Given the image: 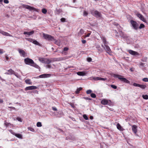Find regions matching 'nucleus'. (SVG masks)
Wrapping results in <instances>:
<instances>
[{
  "label": "nucleus",
  "instance_id": "1",
  "mask_svg": "<svg viewBox=\"0 0 148 148\" xmlns=\"http://www.w3.org/2000/svg\"><path fill=\"white\" fill-rule=\"evenodd\" d=\"M24 61L25 63L26 64L29 65L37 69H40L39 66L35 63L32 59L29 58H25L24 60Z\"/></svg>",
  "mask_w": 148,
  "mask_h": 148
},
{
  "label": "nucleus",
  "instance_id": "2",
  "mask_svg": "<svg viewBox=\"0 0 148 148\" xmlns=\"http://www.w3.org/2000/svg\"><path fill=\"white\" fill-rule=\"evenodd\" d=\"M113 76L114 77L118 78V79L121 82H122L125 83L130 84V82L126 78L124 77H121L122 76L121 75L116 74H113Z\"/></svg>",
  "mask_w": 148,
  "mask_h": 148
},
{
  "label": "nucleus",
  "instance_id": "3",
  "mask_svg": "<svg viewBox=\"0 0 148 148\" xmlns=\"http://www.w3.org/2000/svg\"><path fill=\"white\" fill-rule=\"evenodd\" d=\"M43 37L47 40L48 41H53L54 40V37L50 35L43 33Z\"/></svg>",
  "mask_w": 148,
  "mask_h": 148
},
{
  "label": "nucleus",
  "instance_id": "4",
  "mask_svg": "<svg viewBox=\"0 0 148 148\" xmlns=\"http://www.w3.org/2000/svg\"><path fill=\"white\" fill-rule=\"evenodd\" d=\"M101 46L109 54L112 52L110 47L107 45V44L104 45L102 44Z\"/></svg>",
  "mask_w": 148,
  "mask_h": 148
},
{
  "label": "nucleus",
  "instance_id": "5",
  "mask_svg": "<svg viewBox=\"0 0 148 148\" xmlns=\"http://www.w3.org/2000/svg\"><path fill=\"white\" fill-rule=\"evenodd\" d=\"M130 23L134 29L136 30L138 29V25L136 21L133 20H131Z\"/></svg>",
  "mask_w": 148,
  "mask_h": 148
},
{
  "label": "nucleus",
  "instance_id": "6",
  "mask_svg": "<svg viewBox=\"0 0 148 148\" xmlns=\"http://www.w3.org/2000/svg\"><path fill=\"white\" fill-rule=\"evenodd\" d=\"M51 59L52 60H50L49 59L46 58L45 61V64H49L51 62H52V61H57V60H58V59L57 58H53V59Z\"/></svg>",
  "mask_w": 148,
  "mask_h": 148
},
{
  "label": "nucleus",
  "instance_id": "7",
  "mask_svg": "<svg viewBox=\"0 0 148 148\" xmlns=\"http://www.w3.org/2000/svg\"><path fill=\"white\" fill-rule=\"evenodd\" d=\"M133 85L134 86L139 87L143 89H145L146 87L145 85L135 83L133 84Z\"/></svg>",
  "mask_w": 148,
  "mask_h": 148
},
{
  "label": "nucleus",
  "instance_id": "8",
  "mask_svg": "<svg viewBox=\"0 0 148 148\" xmlns=\"http://www.w3.org/2000/svg\"><path fill=\"white\" fill-rule=\"evenodd\" d=\"M25 8L29 10L30 11L34 10V11L38 12V10L37 9H36L35 8L30 6L26 5L25 7Z\"/></svg>",
  "mask_w": 148,
  "mask_h": 148
},
{
  "label": "nucleus",
  "instance_id": "9",
  "mask_svg": "<svg viewBox=\"0 0 148 148\" xmlns=\"http://www.w3.org/2000/svg\"><path fill=\"white\" fill-rule=\"evenodd\" d=\"M37 87L36 86H32L26 87L25 88V90L26 91L29 90H32L36 89Z\"/></svg>",
  "mask_w": 148,
  "mask_h": 148
},
{
  "label": "nucleus",
  "instance_id": "10",
  "mask_svg": "<svg viewBox=\"0 0 148 148\" xmlns=\"http://www.w3.org/2000/svg\"><path fill=\"white\" fill-rule=\"evenodd\" d=\"M18 51L21 56H22L24 57L26 56V53L24 50L21 49H19Z\"/></svg>",
  "mask_w": 148,
  "mask_h": 148
},
{
  "label": "nucleus",
  "instance_id": "11",
  "mask_svg": "<svg viewBox=\"0 0 148 148\" xmlns=\"http://www.w3.org/2000/svg\"><path fill=\"white\" fill-rule=\"evenodd\" d=\"M51 76L50 74H44L40 75L39 77L40 78H47L50 77Z\"/></svg>",
  "mask_w": 148,
  "mask_h": 148
},
{
  "label": "nucleus",
  "instance_id": "12",
  "mask_svg": "<svg viewBox=\"0 0 148 148\" xmlns=\"http://www.w3.org/2000/svg\"><path fill=\"white\" fill-rule=\"evenodd\" d=\"M137 16L139 17L140 19L144 22H146V20L144 18L143 16L141 14H137Z\"/></svg>",
  "mask_w": 148,
  "mask_h": 148
},
{
  "label": "nucleus",
  "instance_id": "13",
  "mask_svg": "<svg viewBox=\"0 0 148 148\" xmlns=\"http://www.w3.org/2000/svg\"><path fill=\"white\" fill-rule=\"evenodd\" d=\"M100 38L102 40L104 45L108 44V42L106 41V39L105 37L101 35L100 36Z\"/></svg>",
  "mask_w": 148,
  "mask_h": 148
},
{
  "label": "nucleus",
  "instance_id": "14",
  "mask_svg": "<svg viewBox=\"0 0 148 148\" xmlns=\"http://www.w3.org/2000/svg\"><path fill=\"white\" fill-rule=\"evenodd\" d=\"M0 33L3 35L9 36H12L9 34L8 33L5 32L3 31L0 30Z\"/></svg>",
  "mask_w": 148,
  "mask_h": 148
},
{
  "label": "nucleus",
  "instance_id": "15",
  "mask_svg": "<svg viewBox=\"0 0 148 148\" xmlns=\"http://www.w3.org/2000/svg\"><path fill=\"white\" fill-rule=\"evenodd\" d=\"M8 72L5 73V74L11 75L13 74L14 72V71L12 69H10L7 71Z\"/></svg>",
  "mask_w": 148,
  "mask_h": 148
},
{
  "label": "nucleus",
  "instance_id": "16",
  "mask_svg": "<svg viewBox=\"0 0 148 148\" xmlns=\"http://www.w3.org/2000/svg\"><path fill=\"white\" fill-rule=\"evenodd\" d=\"M119 33L120 34V36L123 38H127V36L122 31H119Z\"/></svg>",
  "mask_w": 148,
  "mask_h": 148
},
{
  "label": "nucleus",
  "instance_id": "17",
  "mask_svg": "<svg viewBox=\"0 0 148 148\" xmlns=\"http://www.w3.org/2000/svg\"><path fill=\"white\" fill-rule=\"evenodd\" d=\"M128 51L130 54L133 55H138V53L137 52L133 51L131 50H129Z\"/></svg>",
  "mask_w": 148,
  "mask_h": 148
},
{
  "label": "nucleus",
  "instance_id": "18",
  "mask_svg": "<svg viewBox=\"0 0 148 148\" xmlns=\"http://www.w3.org/2000/svg\"><path fill=\"white\" fill-rule=\"evenodd\" d=\"M96 48H97L98 51L100 53H101L103 51L102 49L100 47L99 45H97L96 46Z\"/></svg>",
  "mask_w": 148,
  "mask_h": 148
},
{
  "label": "nucleus",
  "instance_id": "19",
  "mask_svg": "<svg viewBox=\"0 0 148 148\" xmlns=\"http://www.w3.org/2000/svg\"><path fill=\"white\" fill-rule=\"evenodd\" d=\"M132 130L133 132L136 134L137 132V126L136 125H133L132 127Z\"/></svg>",
  "mask_w": 148,
  "mask_h": 148
},
{
  "label": "nucleus",
  "instance_id": "20",
  "mask_svg": "<svg viewBox=\"0 0 148 148\" xmlns=\"http://www.w3.org/2000/svg\"><path fill=\"white\" fill-rule=\"evenodd\" d=\"M101 103L103 105H107L108 103V101L106 99H104L101 101Z\"/></svg>",
  "mask_w": 148,
  "mask_h": 148
},
{
  "label": "nucleus",
  "instance_id": "21",
  "mask_svg": "<svg viewBox=\"0 0 148 148\" xmlns=\"http://www.w3.org/2000/svg\"><path fill=\"white\" fill-rule=\"evenodd\" d=\"M101 13L99 12L97 10L95 11V13L94 16L97 17H99L101 16Z\"/></svg>",
  "mask_w": 148,
  "mask_h": 148
},
{
  "label": "nucleus",
  "instance_id": "22",
  "mask_svg": "<svg viewBox=\"0 0 148 148\" xmlns=\"http://www.w3.org/2000/svg\"><path fill=\"white\" fill-rule=\"evenodd\" d=\"M34 32V31L32 30L29 32H24L23 34H27L28 36H30L33 34Z\"/></svg>",
  "mask_w": 148,
  "mask_h": 148
},
{
  "label": "nucleus",
  "instance_id": "23",
  "mask_svg": "<svg viewBox=\"0 0 148 148\" xmlns=\"http://www.w3.org/2000/svg\"><path fill=\"white\" fill-rule=\"evenodd\" d=\"M62 12V10L61 9H56V10L55 11V13L56 14H59L61 12Z\"/></svg>",
  "mask_w": 148,
  "mask_h": 148
},
{
  "label": "nucleus",
  "instance_id": "24",
  "mask_svg": "<svg viewBox=\"0 0 148 148\" xmlns=\"http://www.w3.org/2000/svg\"><path fill=\"white\" fill-rule=\"evenodd\" d=\"M46 58H42L41 57H39L38 58V60L41 62L42 63H45Z\"/></svg>",
  "mask_w": 148,
  "mask_h": 148
},
{
  "label": "nucleus",
  "instance_id": "25",
  "mask_svg": "<svg viewBox=\"0 0 148 148\" xmlns=\"http://www.w3.org/2000/svg\"><path fill=\"white\" fill-rule=\"evenodd\" d=\"M77 74L79 75L80 76H84L85 75L86 73L83 71H80L77 73Z\"/></svg>",
  "mask_w": 148,
  "mask_h": 148
},
{
  "label": "nucleus",
  "instance_id": "26",
  "mask_svg": "<svg viewBox=\"0 0 148 148\" xmlns=\"http://www.w3.org/2000/svg\"><path fill=\"white\" fill-rule=\"evenodd\" d=\"M69 49V48L67 47H65L63 50V51H62V53L63 54L66 55V51H67Z\"/></svg>",
  "mask_w": 148,
  "mask_h": 148
},
{
  "label": "nucleus",
  "instance_id": "27",
  "mask_svg": "<svg viewBox=\"0 0 148 148\" xmlns=\"http://www.w3.org/2000/svg\"><path fill=\"white\" fill-rule=\"evenodd\" d=\"M25 83L27 84L32 85V82H31V80L30 79H27L25 80Z\"/></svg>",
  "mask_w": 148,
  "mask_h": 148
},
{
  "label": "nucleus",
  "instance_id": "28",
  "mask_svg": "<svg viewBox=\"0 0 148 148\" xmlns=\"http://www.w3.org/2000/svg\"><path fill=\"white\" fill-rule=\"evenodd\" d=\"M116 127L120 131H122L123 128L121 127L119 123H118L116 125Z\"/></svg>",
  "mask_w": 148,
  "mask_h": 148
},
{
  "label": "nucleus",
  "instance_id": "29",
  "mask_svg": "<svg viewBox=\"0 0 148 148\" xmlns=\"http://www.w3.org/2000/svg\"><path fill=\"white\" fill-rule=\"evenodd\" d=\"M15 136L21 139L22 138V136L21 134H16V135H15Z\"/></svg>",
  "mask_w": 148,
  "mask_h": 148
},
{
  "label": "nucleus",
  "instance_id": "30",
  "mask_svg": "<svg viewBox=\"0 0 148 148\" xmlns=\"http://www.w3.org/2000/svg\"><path fill=\"white\" fill-rule=\"evenodd\" d=\"M53 41H54V43L57 45L58 46H60V42L58 40H55L54 38V40H53Z\"/></svg>",
  "mask_w": 148,
  "mask_h": 148
},
{
  "label": "nucleus",
  "instance_id": "31",
  "mask_svg": "<svg viewBox=\"0 0 148 148\" xmlns=\"http://www.w3.org/2000/svg\"><path fill=\"white\" fill-rule=\"evenodd\" d=\"M84 33V30L82 29H81L78 33V35L81 36Z\"/></svg>",
  "mask_w": 148,
  "mask_h": 148
},
{
  "label": "nucleus",
  "instance_id": "32",
  "mask_svg": "<svg viewBox=\"0 0 148 148\" xmlns=\"http://www.w3.org/2000/svg\"><path fill=\"white\" fill-rule=\"evenodd\" d=\"M82 89V88L81 87L77 89L75 91V93L76 94H78L79 93V91Z\"/></svg>",
  "mask_w": 148,
  "mask_h": 148
},
{
  "label": "nucleus",
  "instance_id": "33",
  "mask_svg": "<svg viewBox=\"0 0 148 148\" xmlns=\"http://www.w3.org/2000/svg\"><path fill=\"white\" fill-rule=\"evenodd\" d=\"M142 97L144 99L146 100L148 99V95H143Z\"/></svg>",
  "mask_w": 148,
  "mask_h": 148
},
{
  "label": "nucleus",
  "instance_id": "34",
  "mask_svg": "<svg viewBox=\"0 0 148 148\" xmlns=\"http://www.w3.org/2000/svg\"><path fill=\"white\" fill-rule=\"evenodd\" d=\"M36 126L38 127H41L42 126V124L40 122H38L37 123Z\"/></svg>",
  "mask_w": 148,
  "mask_h": 148
},
{
  "label": "nucleus",
  "instance_id": "35",
  "mask_svg": "<svg viewBox=\"0 0 148 148\" xmlns=\"http://www.w3.org/2000/svg\"><path fill=\"white\" fill-rule=\"evenodd\" d=\"M33 43L36 45H40L39 43L36 40H34Z\"/></svg>",
  "mask_w": 148,
  "mask_h": 148
},
{
  "label": "nucleus",
  "instance_id": "36",
  "mask_svg": "<svg viewBox=\"0 0 148 148\" xmlns=\"http://www.w3.org/2000/svg\"><path fill=\"white\" fill-rule=\"evenodd\" d=\"M27 129L29 130L31 132H34L35 131L34 129L31 127H28Z\"/></svg>",
  "mask_w": 148,
  "mask_h": 148
},
{
  "label": "nucleus",
  "instance_id": "37",
  "mask_svg": "<svg viewBox=\"0 0 148 148\" xmlns=\"http://www.w3.org/2000/svg\"><path fill=\"white\" fill-rule=\"evenodd\" d=\"M83 117L86 120H88V116H87L86 114H84L83 115Z\"/></svg>",
  "mask_w": 148,
  "mask_h": 148
},
{
  "label": "nucleus",
  "instance_id": "38",
  "mask_svg": "<svg viewBox=\"0 0 148 148\" xmlns=\"http://www.w3.org/2000/svg\"><path fill=\"white\" fill-rule=\"evenodd\" d=\"M91 97L93 98H95L96 97L95 94L93 93H92L90 94Z\"/></svg>",
  "mask_w": 148,
  "mask_h": 148
},
{
  "label": "nucleus",
  "instance_id": "39",
  "mask_svg": "<svg viewBox=\"0 0 148 148\" xmlns=\"http://www.w3.org/2000/svg\"><path fill=\"white\" fill-rule=\"evenodd\" d=\"M100 77H93V79L96 81L100 80Z\"/></svg>",
  "mask_w": 148,
  "mask_h": 148
},
{
  "label": "nucleus",
  "instance_id": "40",
  "mask_svg": "<svg viewBox=\"0 0 148 148\" xmlns=\"http://www.w3.org/2000/svg\"><path fill=\"white\" fill-rule=\"evenodd\" d=\"M9 131L13 135L15 136V135H16V133L14 132L12 130H9Z\"/></svg>",
  "mask_w": 148,
  "mask_h": 148
},
{
  "label": "nucleus",
  "instance_id": "41",
  "mask_svg": "<svg viewBox=\"0 0 148 148\" xmlns=\"http://www.w3.org/2000/svg\"><path fill=\"white\" fill-rule=\"evenodd\" d=\"M145 27V25L143 24H141L139 27V28L141 29Z\"/></svg>",
  "mask_w": 148,
  "mask_h": 148
},
{
  "label": "nucleus",
  "instance_id": "42",
  "mask_svg": "<svg viewBox=\"0 0 148 148\" xmlns=\"http://www.w3.org/2000/svg\"><path fill=\"white\" fill-rule=\"evenodd\" d=\"M26 39L28 41L32 43L33 42V41L34 40L32 38H26Z\"/></svg>",
  "mask_w": 148,
  "mask_h": 148
},
{
  "label": "nucleus",
  "instance_id": "43",
  "mask_svg": "<svg viewBox=\"0 0 148 148\" xmlns=\"http://www.w3.org/2000/svg\"><path fill=\"white\" fill-rule=\"evenodd\" d=\"M42 12L43 13L45 14L47 12V10L45 9H43L42 10Z\"/></svg>",
  "mask_w": 148,
  "mask_h": 148
},
{
  "label": "nucleus",
  "instance_id": "44",
  "mask_svg": "<svg viewBox=\"0 0 148 148\" xmlns=\"http://www.w3.org/2000/svg\"><path fill=\"white\" fill-rule=\"evenodd\" d=\"M88 12H87L86 11H84V13H83V15L84 16H87L88 15Z\"/></svg>",
  "mask_w": 148,
  "mask_h": 148
},
{
  "label": "nucleus",
  "instance_id": "45",
  "mask_svg": "<svg viewBox=\"0 0 148 148\" xmlns=\"http://www.w3.org/2000/svg\"><path fill=\"white\" fill-rule=\"evenodd\" d=\"M142 80L145 82H148V78H144L142 79Z\"/></svg>",
  "mask_w": 148,
  "mask_h": 148
},
{
  "label": "nucleus",
  "instance_id": "46",
  "mask_svg": "<svg viewBox=\"0 0 148 148\" xmlns=\"http://www.w3.org/2000/svg\"><path fill=\"white\" fill-rule=\"evenodd\" d=\"M51 65L47 64L46 65L45 67L46 68H51Z\"/></svg>",
  "mask_w": 148,
  "mask_h": 148
},
{
  "label": "nucleus",
  "instance_id": "47",
  "mask_svg": "<svg viewBox=\"0 0 148 148\" xmlns=\"http://www.w3.org/2000/svg\"><path fill=\"white\" fill-rule=\"evenodd\" d=\"M92 91L90 90H89L86 91V93L87 94H90L91 93Z\"/></svg>",
  "mask_w": 148,
  "mask_h": 148
},
{
  "label": "nucleus",
  "instance_id": "48",
  "mask_svg": "<svg viewBox=\"0 0 148 148\" xmlns=\"http://www.w3.org/2000/svg\"><path fill=\"white\" fill-rule=\"evenodd\" d=\"M111 86L112 88L114 89H116L117 88V86L114 85H111Z\"/></svg>",
  "mask_w": 148,
  "mask_h": 148
},
{
  "label": "nucleus",
  "instance_id": "49",
  "mask_svg": "<svg viewBox=\"0 0 148 148\" xmlns=\"http://www.w3.org/2000/svg\"><path fill=\"white\" fill-rule=\"evenodd\" d=\"M61 21L62 22H64L65 21L66 19L64 18H62L60 19Z\"/></svg>",
  "mask_w": 148,
  "mask_h": 148
},
{
  "label": "nucleus",
  "instance_id": "50",
  "mask_svg": "<svg viewBox=\"0 0 148 148\" xmlns=\"http://www.w3.org/2000/svg\"><path fill=\"white\" fill-rule=\"evenodd\" d=\"M91 14L93 15H94V14L95 13V11L94 10H91L90 11Z\"/></svg>",
  "mask_w": 148,
  "mask_h": 148
},
{
  "label": "nucleus",
  "instance_id": "51",
  "mask_svg": "<svg viewBox=\"0 0 148 148\" xmlns=\"http://www.w3.org/2000/svg\"><path fill=\"white\" fill-rule=\"evenodd\" d=\"M92 59L91 58H87V60L88 62H90L92 61Z\"/></svg>",
  "mask_w": 148,
  "mask_h": 148
},
{
  "label": "nucleus",
  "instance_id": "52",
  "mask_svg": "<svg viewBox=\"0 0 148 148\" xmlns=\"http://www.w3.org/2000/svg\"><path fill=\"white\" fill-rule=\"evenodd\" d=\"M114 31L115 32V36L117 38L119 37V36L117 35L118 34V32L116 30H115Z\"/></svg>",
  "mask_w": 148,
  "mask_h": 148
},
{
  "label": "nucleus",
  "instance_id": "53",
  "mask_svg": "<svg viewBox=\"0 0 148 148\" xmlns=\"http://www.w3.org/2000/svg\"><path fill=\"white\" fill-rule=\"evenodd\" d=\"M16 119L17 120H18L19 121H20L21 122H22V120L21 118L20 117H17L16 118Z\"/></svg>",
  "mask_w": 148,
  "mask_h": 148
},
{
  "label": "nucleus",
  "instance_id": "54",
  "mask_svg": "<svg viewBox=\"0 0 148 148\" xmlns=\"http://www.w3.org/2000/svg\"><path fill=\"white\" fill-rule=\"evenodd\" d=\"M147 60V58L143 59L141 60V61L143 62H146Z\"/></svg>",
  "mask_w": 148,
  "mask_h": 148
},
{
  "label": "nucleus",
  "instance_id": "55",
  "mask_svg": "<svg viewBox=\"0 0 148 148\" xmlns=\"http://www.w3.org/2000/svg\"><path fill=\"white\" fill-rule=\"evenodd\" d=\"M106 80H107L106 78H103L100 77V80L105 81Z\"/></svg>",
  "mask_w": 148,
  "mask_h": 148
},
{
  "label": "nucleus",
  "instance_id": "56",
  "mask_svg": "<svg viewBox=\"0 0 148 148\" xmlns=\"http://www.w3.org/2000/svg\"><path fill=\"white\" fill-rule=\"evenodd\" d=\"M13 74L14 75H15L16 77H17L18 78L19 77V76H18V74L17 73H15V72Z\"/></svg>",
  "mask_w": 148,
  "mask_h": 148
},
{
  "label": "nucleus",
  "instance_id": "57",
  "mask_svg": "<svg viewBox=\"0 0 148 148\" xmlns=\"http://www.w3.org/2000/svg\"><path fill=\"white\" fill-rule=\"evenodd\" d=\"M90 33H88L86 35V36H84V38H86L87 37H89L90 35Z\"/></svg>",
  "mask_w": 148,
  "mask_h": 148
},
{
  "label": "nucleus",
  "instance_id": "58",
  "mask_svg": "<svg viewBox=\"0 0 148 148\" xmlns=\"http://www.w3.org/2000/svg\"><path fill=\"white\" fill-rule=\"evenodd\" d=\"M145 64L144 63H142V62H140L139 64V65L140 66H143Z\"/></svg>",
  "mask_w": 148,
  "mask_h": 148
},
{
  "label": "nucleus",
  "instance_id": "59",
  "mask_svg": "<svg viewBox=\"0 0 148 148\" xmlns=\"http://www.w3.org/2000/svg\"><path fill=\"white\" fill-rule=\"evenodd\" d=\"M4 2L5 3H8L9 2V1L8 0H4Z\"/></svg>",
  "mask_w": 148,
  "mask_h": 148
},
{
  "label": "nucleus",
  "instance_id": "60",
  "mask_svg": "<svg viewBox=\"0 0 148 148\" xmlns=\"http://www.w3.org/2000/svg\"><path fill=\"white\" fill-rule=\"evenodd\" d=\"M84 98L86 100H91V99L88 98V97H84Z\"/></svg>",
  "mask_w": 148,
  "mask_h": 148
},
{
  "label": "nucleus",
  "instance_id": "61",
  "mask_svg": "<svg viewBox=\"0 0 148 148\" xmlns=\"http://www.w3.org/2000/svg\"><path fill=\"white\" fill-rule=\"evenodd\" d=\"M52 108V110H53L54 111H57V108H56V107H53Z\"/></svg>",
  "mask_w": 148,
  "mask_h": 148
},
{
  "label": "nucleus",
  "instance_id": "62",
  "mask_svg": "<svg viewBox=\"0 0 148 148\" xmlns=\"http://www.w3.org/2000/svg\"><path fill=\"white\" fill-rule=\"evenodd\" d=\"M82 42L83 44H85L86 42V41L85 40H82Z\"/></svg>",
  "mask_w": 148,
  "mask_h": 148
},
{
  "label": "nucleus",
  "instance_id": "63",
  "mask_svg": "<svg viewBox=\"0 0 148 148\" xmlns=\"http://www.w3.org/2000/svg\"><path fill=\"white\" fill-rule=\"evenodd\" d=\"M8 108H11L13 110H15V108L14 107H9Z\"/></svg>",
  "mask_w": 148,
  "mask_h": 148
},
{
  "label": "nucleus",
  "instance_id": "64",
  "mask_svg": "<svg viewBox=\"0 0 148 148\" xmlns=\"http://www.w3.org/2000/svg\"><path fill=\"white\" fill-rule=\"evenodd\" d=\"M3 102V101L2 99H0V103H2Z\"/></svg>",
  "mask_w": 148,
  "mask_h": 148
}]
</instances>
